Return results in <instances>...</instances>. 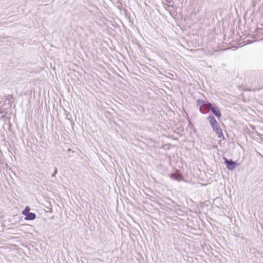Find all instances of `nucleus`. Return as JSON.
<instances>
[{
    "label": "nucleus",
    "instance_id": "nucleus-13",
    "mask_svg": "<svg viewBox=\"0 0 263 263\" xmlns=\"http://www.w3.org/2000/svg\"><path fill=\"white\" fill-rule=\"evenodd\" d=\"M3 103L2 98L0 97V106H1V104Z\"/></svg>",
    "mask_w": 263,
    "mask_h": 263
},
{
    "label": "nucleus",
    "instance_id": "nucleus-14",
    "mask_svg": "<svg viewBox=\"0 0 263 263\" xmlns=\"http://www.w3.org/2000/svg\"><path fill=\"white\" fill-rule=\"evenodd\" d=\"M165 1L168 3H170L171 2V0H165Z\"/></svg>",
    "mask_w": 263,
    "mask_h": 263
},
{
    "label": "nucleus",
    "instance_id": "nucleus-3",
    "mask_svg": "<svg viewBox=\"0 0 263 263\" xmlns=\"http://www.w3.org/2000/svg\"><path fill=\"white\" fill-rule=\"evenodd\" d=\"M212 128L213 131L215 132L217 134L218 138H222L223 139H224V137L222 133V129L220 128L219 124L212 127Z\"/></svg>",
    "mask_w": 263,
    "mask_h": 263
},
{
    "label": "nucleus",
    "instance_id": "nucleus-7",
    "mask_svg": "<svg viewBox=\"0 0 263 263\" xmlns=\"http://www.w3.org/2000/svg\"><path fill=\"white\" fill-rule=\"evenodd\" d=\"M206 104L208 105V102H206L205 101L202 100H197V105L200 107L203 106L205 105Z\"/></svg>",
    "mask_w": 263,
    "mask_h": 263
},
{
    "label": "nucleus",
    "instance_id": "nucleus-6",
    "mask_svg": "<svg viewBox=\"0 0 263 263\" xmlns=\"http://www.w3.org/2000/svg\"><path fill=\"white\" fill-rule=\"evenodd\" d=\"M36 218V215L34 213L30 212L26 217H25V219L27 220H33Z\"/></svg>",
    "mask_w": 263,
    "mask_h": 263
},
{
    "label": "nucleus",
    "instance_id": "nucleus-2",
    "mask_svg": "<svg viewBox=\"0 0 263 263\" xmlns=\"http://www.w3.org/2000/svg\"><path fill=\"white\" fill-rule=\"evenodd\" d=\"M208 105L210 107V110L218 118L221 117V112L218 107L215 105L210 102H208Z\"/></svg>",
    "mask_w": 263,
    "mask_h": 263
},
{
    "label": "nucleus",
    "instance_id": "nucleus-9",
    "mask_svg": "<svg viewBox=\"0 0 263 263\" xmlns=\"http://www.w3.org/2000/svg\"><path fill=\"white\" fill-rule=\"evenodd\" d=\"M78 7L80 8V9L82 11H83L85 9V7L83 6H82V5H79Z\"/></svg>",
    "mask_w": 263,
    "mask_h": 263
},
{
    "label": "nucleus",
    "instance_id": "nucleus-11",
    "mask_svg": "<svg viewBox=\"0 0 263 263\" xmlns=\"http://www.w3.org/2000/svg\"><path fill=\"white\" fill-rule=\"evenodd\" d=\"M57 173V170L55 168L54 173L51 175L52 177H54L55 176L56 174Z\"/></svg>",
    "mask_w": 263,
    "mask_h": 263
},
{
    "label": "nucleus",
    "instance_id": "nucleus-10",
    "mask_svg": "<svg viewBox=\"0 0 263 263\" xmlns=\"http://www.w3.org/2000/svg\"><path fill=\"white\" fill-rule=\"evenodd\" d=\"M8 37H9L8 36H7V37H4V38L3 39V40H0V42H2V43H5V40H6L7 38H8Z\"/></svg>",
    "mask_w": 263,
    "mask_h": 263
},
{
    "label": "nucleus",
    "instance_id": "nucleus-12",
    "mask_svg": "<svg viewBox=\"0 0 263 263\" xmlns=\"http://www.w3.org/2000/svg\"><path fill=\"white\" fill-rule=\"evenodd\" d=\"M200 111L202 114H205V112L201 108H200Z\"/></svg>",
    "mask_w": 263,
    "mask_h": 263
},
{
    "label": "nucleus",
    "instance_id": "nucleus-8",
    "mask_svg": "<svg viewBox=\"0 0 263 263\" xmlns=\"http://www.w3.org/2000/svg\"><path fill=\"white\" fill-rule=\"evenodd\" d=\"M30 209L29 206H27L25 209L23 211L22 214L26 217V215H28V214L30 213Z\"/></svg>",
    "mask_w": 263,
    "mask_h": 263
},
{
    "label": "nucleus",
    "instance_id": "nucleus-5",
    "mask_svg": "<svg viewBox=\"0 0 263 263\" xmlns=\"http://www.w3.org/2000/svg\"><path fill=\"white\" fill-rule=\"evenodd\" d=\"M206 119L209 121V123L212 127L216 125L217 124H218L213 116H209V117H207Z\"/></svg>",
    "mask_w": 263,
    "mask_h": 263
},
{
    "label": "nucleus",
    "instance_id": "nucleus-1",
    "mask_svg": "<svg viewBox=\"0 0 263 263\" xmlns=\"http://www.w3.org/2000/svg\"><path fill=\"white\" fill-rule=\"evenodd\" d=\"M223 159L224 160V163L227 166V168L230 171L233 170L238 164L236 161H233L232 159H228L227 158L223 157Z\"/></svg>",
    "mask_w": 263,
    "mask_h": 263
},
{
    "label": "nucleus",
    "instance_id": "nucleus-4",
    "mask_svg": "<svg viewBox=\"0 0 263 263\" xmlns=\"http://www.w3.org/2000/svg\"><path fill=\"white\" fill-rule=\"evenodd\" d=\"M170 177L176 181H180L183 180V177L179 170H176L174 173L170 174Z\"/></svg>",
    "mask_w": 263,
    "mask_h": 263
}]
</instances>
